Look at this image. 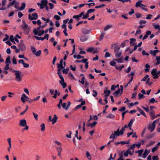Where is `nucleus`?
Masks as SVG:
<instances>
[{
    "label": "nucleus",
    "mask_w": 160,
    "mask_h": 160,
    "mask_svg": "<svg viewBox=\"0 0 160 160\" xmlns=\"http://www.w3.org/2000/svg\"><path fill=\"white\" fill-rule=\"evenodd\" d=\"M63 61L62 59H61L59 63H57V68H61V69L64 68V67H63Z\"/></svg>",
    "instance_id": "11"
},
{
    "label": "nucleus",
    "mask_w": 160,
    "mask_h": 160,
    "mask_svg": "<svg viewBox=\"0 0 160 160\" xmlns=\"http://www.w3.org/2000/svg\"><path fill=\"white\" fill-rule=\"evenodd\" d=\"M125 129L122 127L120 131L119 128H118L116 131H115L113 132L112 133L109 137V138L110 139H116L117 138L116 137V136H119L120 135H123L124 133L123 131Z\"/></svg>",
    "instance_id": "1"
},
{
    "label": "nucleus",
    "mask_w": 160,
    "mask_h": 160,
    "mask_svg": "<svg viewBox=\"0 0 160 160\" xmlns=\"http://www.w3.org/2000/svg\"><path fill=\"white\" fill-rule=\"evenodd\" d=\"M153 160H159V158L157 156H154L152 157Z\"/></svg>",
    "instance_id": "64"
},
{
    "label": "nucleus",
    "mask_w": 160,
    "mask_h": 160,
    "mask_svg": "<svg viewBox=\"0 0 160 160\" xmlns=\"http://www.w3.org/2000/svg\"><path fill=\"white\" fill-rule=\"evenodd\" d=\"M150 115L152 117V119L153 120L155 118V116L154 114V111L153 110H152L150 113Z\"/></svg>",
    "instance_id": "18"
},
{
    "label": "nucleus",
    "mask_w": 160,
    "mask_h": 160,
    "mask_svg": "<svg viewBox=\"0 0 160 160\" xmlns=\"http://www.w3.org/2000/svg\"><path fill=\"white\" fill-rule=\"evenodd\" d=\"M32 114L33 115L35 119L36 120H38V115L37 114L35 113L34 112H32Z\"/></svg>",
    "instance_id": "52"
},
{
    "label": "nucleus",
    "mask_w": 160,
    "mask_h": 160,
    "mask_svg": "<svg viewBox=\"0 0 160 160\" xmlns=\"http://www.w3.org/2000/svg\"><path fill=\"white\" fill-rule=\"evenodd\" d=\"M41 2L42 5H43L44 7L47 5L48 1L47 0H42Z\"/></svg>",
    "instance_id": "24"
},
{
    "label": "nucleus",
    "mask_w": 160,
    "mask_h": 160,
    "mask_svg": "<svg viewBox=\"0 0 160 160\" xmlns=\"http://www.w3.org/2000/svg\"><path fill=\"white\" fill-rule=\"evenodd\" d=\"M105 33L104 32H102L99 38V41H100L102 40V39L103 38V37L105 35Z\"/></svg>",
    "instance_id": "30"
},
{
    "label": "nucleus",
    "mask_w": 160,
    "mask_h": 160,
    "mask_svg": "<svg viewBox=\"0 0 160 160\" xmlns=\"http://www.w3.org/2000/svg\"><path fill=\"white\" fill-rule=\"evenodd\" d=\"M56 149L57 150L58 152H61L62 151V148L61 147H56Z\"/></svg>",
    "instance_id": "45"
},
{
    "label": "nucleus",
    "mask_w": 160,
    "mask_h": 160,
    "mask_svg": "<svg viewBox=\"0 0 160 160\" xmlns=\"http://www.w3.org/2000/svg\"><path fill=\"white\" fill-rule=\"evenodd\" d=\"M12 72H15V75L16 77V80L18 82H21L22 80V77L20 75L21 72L18 70H13Z\"/></svg>",
    "instance_id": "3"
},
{
    "label": "nucleus",
    "mask_w": 160,
    "mask_h": 160,
    "mask_svg": "<svg viewBox=\"0 0 160 160\" xmlns=\"http://www.w3.org/2000/svg\"><path fill=\"white\" fill-rule=\"evenodd\" d=\"M41 51L40 50L36 52L34 54L37 57H39L41 55Z\"/></svg>",
    "instance_id": "33"
},
{
    "label": "nucleus",
    "mask_w": 160,
    "mask_h": 160,
    "mask_svg": "<svg viewBox=\"0 0 160 160\" xmlns=\"http://www.w3.org/2000/svg\"><path fill=\"white\" fill-rule=\"evenodd\" d=\"M38 14L36 12L32 13V15L30 14L28 15V18L30 20H36L38 19Z\"/></svg>",
    "instance_id": "4"
},
{
    "label": "nucleus",
    "mask_w": 160,
    "mask_h": 160,
    "mask_svg": "<svg viewBox=\"0 0 160 160\" xmlns=\"http://www.w3.org/2000/svg\"><path fill=\"white\" fill-rule=\"evenodd\" d=\"M85 79V78L84 76L82 78L81 80H79V82H80L82 84H83L84 82V80Z\"/></svg>",
    "instance_id": "51"
},
{
    "label": "nucleus",
    "mask_w": 160,
    "mask_h": 160,
    "mask_svg": "<svg viewBox=\"0 0 160 160\" xmlns=\"http://www.w3.org/2000/svg\"><path fill=\"white\" fill-rule=\"evenodd\" d=\"M26 6L25 3L24 2L22 3V4L21 6L19 8V10L22 11L24 10Z\"/></svg>",
    "instance_id": "21"
},
{
    "label": "nucleus",
    "mask_w": 160,
    "mask_h": 160,
    "mask_svg": "<svg viewBox=\"0 0 160 160\" xmlns=\"http://www.w3.org/2000/svg\"><path fill=\"white\" fill-rule=\"evenodd\" d=\"M112 27V26L111 25H108L104 28V31H106Z\"/></svg>",
    "instance_id": "39"
},
{
    "label": "nucleus",
    "mask_w": 160,
    "mask_h": 160,
    "mask_svg": "<svg viewBox=\"0 0 160 160\" xmlns=\"http://www.w3.org/2000/svg\"><path fill=\"white\" fill-rule=\"evenodd\" d=\"M157 101L155 100L154 98H152L149 101V102L152 103H154V102H156Z\"/></svg>",
    "instance_id": "54"
},
{
    "label": "nucleus",
    "mask_w": 160,
    "mask_h": 160,
    "mask_svg": "<svg viewBox=\"0 0 160 160\" xmlns=\"http://www.w3.org/2000/svg\"><path fill=\"white\" fill-rule=\"evenodd\" d=\"M104 93H105L104 96L105 97V98H107L108 96L111 92V91L110 90H104Z\"/></svg>",
    "instance_id": "16"
},
{
    "label": "nucleus",
    "mask_w": 160,
    "mask_h": 160,
    "mask_svg": "<svg viewBox=\"0 0 160 160\" xmlns=\"http://www.w3.org/2000/svg\"><path fill=\"white\" fill-rule=\"evenodd\" d=\"M23 24L22 25L21 27L23 29L27 28L28 27V25L26 24L24 21H22Z\"/></svg>",
    "instance_id": "19"
},
{
    "label": "nucleus",
    "mask_w": 160,
    "mask_h": 160,
    "mask_svg": "<svg viewBox=\"0 0 160 160\" xmlns=\"http://www.w3.org/2000/svg\"><path fill=\"white\" fill-rule=\"evenodd\" d=\"M69 70L68 68H66L63 69L62 70V72L63 73L67 74L68 73V71Z\"/></svg>",
    "instance_id": "34"
},
{
    "label": "nucleus",
    "mask_w": 160,
    "mask_h": 160,
    "mask_svg": "<svg viewBox=\"0 0 160 160\" xmlns=\"http://www.w3.org/2000/svg\"><path fill=\"white\" fill-rule=\"evenodd\" d=\"M59 82L61 86H62L63 88H64L67 86V83L64 82V80L63 81H59Z\"/></svg>",
    "instance_id": "13"
},
{
    "label": "nucleus",
    "mask_w": 160,
    "mask_h": 160,
    "mask_svg": "<svg viewBox=\"0 0 160 160\" xmlns=\"http://www.w3.org/2000/svg\"><path fill=\"white\" fill-rule=\"evenodd\" d=\"M142 0H139L136 2L135 7L136 8L140 7L143 10L146 11H148L147 9L146 8V6L142 4Z\"/></svg>",
    "instance_id": "2"
},
{
    "label": "nucleus",
    "mask_w": 160,
    "mask_h": 160,
    "mask_svg": "<svg viewBox=\"0 0 160 160\" xmlns=\"http://www.w3.org/2000/svg\"><path fill=\"white\" fill-rule=\"evenodd\" d=\"M134 120H135V119H132L130 120V122H129V123L128 124V127H132V123Z\"/></svg>",
    "instance_id": "38"
},
{
    "label": "nucleus",
    "mask_w": 160,
    "mask_h": 160,
    "mask_svg": "<svg viewBox=\"0 0 160 160\" xmlns=\"http://www.w3.org/2000/svg\"><path fill=\"white\" fill-rule=\"evenodd\" d=\"M88 38L87 36H82L81 37L80 40L82 42H84L85 41L88 39Z\"/></svg>",
    "instance_id": "20"
},
{
    "label": "nucleus",
    "mask_w": 160,
    "mask_h": 160,
    "mask_svg": "<svg viewBox=\"0 0 160 160\" xmlns=\"http://www.w3.org/2000/svg\"><path fill=\"white\" fill-rule=\"evenodd\" d=\"M91 30L88 29H84L82 31V32L85 34H89Z\"/></svg>",
    "instance_id": "25"
},
{
    "label": "nucleus",
    "mask_w": 160,
    "mask_h": 160,
    "mask_svg": "<svg viewBox=\"0 0 160 160\" xmlns=\"http://www.w3.org/2000/svg\"><path fill=\"white\" fill-rule=\"evenodd\" d=\"M10 56H8L6 60L5 63H11V61L10 60Z\"/></svg>",
    "instance_id": "31"
},
{
    "label": "nucleus",
    "mask_w": 160,
    "mask_h": 160,
    "mask_svg": "<svg viewBox=\"0 0 160 160\" xmlns=\"http://www.w3.org/2000/svg\"><path fill=\"white\" fill-rule=\"evenodd\" d=\"M144 98V96L142 94L140 93H139L138 94V98L139 99H141Z\"/></svg>",
    "instance_id": "48"
},
{
    "label": "nucleus",
    "mask_w": 160,
    "mask_h": 160,
    "mask_svg": "<svg viewBox=\"0 0 160 160\" xmlns=\"http://www.w3.org/2000/svg\"><path fill=\"white\" fill-rule=\"evenodd\" d=\"M105 6V5L104 4H102V5H100L98 6H96L95 7V8H101L102 7H103Z\"/></svg>",
    "instance_id": "59"
},
{
    "label": "nucleus",
    "mask_w": 160,
    "mask_h": 160,
    "mask_svg": "<svg viewBox=\"0 0 160 160\" xmlns=\"http://www.w3.org/2000/svg\"><path fill=\"white\" fill-rule=\"evenodd\" d=\"M138 110L140 112V114L142 115L145 117H146V116L144 112L140 108H137Z\"/></svg>",
    "instance_id": "15"
},
{
    "label": "nucleus",
    "mask_w": 160,
    "mask_h": 160,
    "mask_svg": "<svg viewBox=\"0 0 160 160\" xmlns=\"http://www.w3.org/2000/svg\"><path fill=\"white\" fill-rule=\"evenodd\" d=\"M54 18L56 19L57 20H58L60 19V17L58 15H55L54 17Z\"/></svg>",
    "instance_id": "63"
},
{
    "label": "nucleus",
    "mask_w": 160,
    "mask_h": 160,
    "mask_svg": "<svg viewBox=\"0 0 160 160\" xmlns=\"http://www.w3.org/2000/svg\"><path fill=\"white\" fill-rule=\"evenodd\" d=\"M40 127L41 128V131L42 132H44V131L45 130V124L44 123H42Z\"/></svg>",
    "instance_id": "29"
},
{
    "label": "nucleus",
    "mask_w": 160,
    "mask_h": 160,
    "mask_svg": "<svg viewBox=\"0 0 160 160\" xmlns=\"http://www.w3.org/2000/svg\"><path fill=\"white\" fill-rule=\"evenodd\" d=\"M44 33V30H42V31H39V33L38 34V36H40L42 35Z\"/></svg>",
    "instance_id": "50"
},
{
    "label": "nucleus",
    "mask_w": 160,
    "mask_h": 160,
    "mask_svg": "<svg viewBox=\"0 0 160 160\" xmlns=\"http://www.w3.org/2000/svg\"><path fill=\"white\" fill-rule=\"evenodd\" d=\"M137 152H138V156L140 157L141 156L143 152V150L141 149L137 151Z\"/></svg>",
    "instance_id": "41"
},
{
    "label": "nucleus",
    "mask_w": 160,
    "mask_h": 160,
    "mask_svg": "<svg viewBox=\"0 0 160 160\" xmlns=\"http://www.w3.org/2000/svg\"><path fill=\"white\" fill-rule=\"evenodd\" d=\"M154 28L156 29H158L160 30V26L158 24L155 25Z\"/></svg>",
    "instance_id": "55"
},
{
    "label": "nucleus",
    "mask_w": 160,
    "mask_h": 160,
    "mask_svg": "<svg viewBox=\"0 0 160 160\" xmlns=\"http://www.w3.org/2000/svg\"><path fill=\"white\" fill-rule=\"evenodd\" d=\"M89 14L87 12L85 15L83 14V17H82V18L83 19H87L89 17Z\"/></svg>",
    "instance_id": "37"
},
{
    "label": "nucleus",
    "mask_w": 160,
    "mask_h": 160,
    "mask_svg": "<svg viewBox=\"0 0 160 160\" xmlns=\"http://www.w3.org/2000/svg\"><path fill=\"white\" fill-rule=\"evenodd\" d=\"M156 125L155 124L152 123V124H149L148 125V129L151 132H152L154 130L155 128Z\"/></svg>",
    "instance_id": "6"
},
{
    "label": "nucleus",
    "mask_w": 160,
    "mask_h": 160,
    "mask_svg": "<svg viewBox=\"0 0 160 160\" xmlns=\"http://www.w3.org/2000/svg\"><path fill=\"white\" fill-rule=\"evenodd\" d=\"M92 4V6H94L95 3L94 2H92L89 3H84L81 4L79 5L78 7L79 8H81L83 7L85 5H87L88 6H90Z\"/></svg>",
    "instance_id": "9"
},
{
    "label": "nucleus",
    "mask_w": 160,
    "mask_h": 160,
    "mask_svg": "<svg viewBox=\"0 0 160 160\" xmlns=\"http://www.w3.org/2000/svg\"><path fill=\"white\" fill-rule=\"evenodd\" d=\"M123 158V151H122L121 154H120L119 158L118 159V160H124Z\"/></svg>",
    "instance_id": "36"
},
{
    "label": "nucleus",
    "mask_w": 160,
    "mask_h": 160,
    "mask_svg": "<svg viewBox=\"0 0 160 160\" xmlns=\"http://www.w3.org/2000/svg\"><path fill=\"white\" fill-rule=\"evenodd\" d=\"M39 31L37 30L36 29H35L33 30V32L35 35H38V34L39 33Z\"/></svg>",
    "instance_id": "47"
},
{
    "label": "nucleus",
    "mask_w": 160,
    "mask_h": 160,
    "mask_svg": "<svg viewBox=\"0 0 160 160\" xmlns=\"http://www.w3.org/2000/svg\"><path fill=\"white\" fill-rule=\"evenodd\" d=\"M129 42L128 40H126L124 41L121 44V47L122 48H124L125 46L126 43L127 42Z\"/></svg>",
    "instance_id": "27"
},
{
    "label": "nucleus",
    "mask_w": 160,
    "mask_h": 160,
    "mask_svg": "<svg viewBox=\"0 0 160 160\" xmlns=\"http://www.w3.org/2000/svg\"><path fill=\"white\" fill-rule=\"evenodd\" d=\"M120 92V89L119 88H118V90H116L114 93L113 94H116L115 95V96H117V95Z\"/></svg>",
    "instance_id": "60"
},
{
    "label": "nucleus",
    "mask_w": 160,
    "mask_h": 160,
    "mask_svg": "<svg viewBox=\"0 0 160 160\" xmlns=\"http://www.w3.org/2000/svg\"><path fill=\"white\" fill-rule=\"evenodd\" d=\"M110 57V54L108 52H106L105 55V57L107 58Z\"/></svg>",
    "instance_id": "62"
},
{
    "label": "nucleus",
    "mask_w": 160,
    "mask_h": 160,
    "mask_svg": "<svg viewBox=\"0 0 160 160\" xmlns=\"http://www.w3.org/2000/svg\"><path fill=\"white\" fill-rule=\"evenodd\" d=\"M95 10L94 9H90L87 11V12L89 14L90 13L94 12Z\"/></svg>",
    "instance_id": "49"
},
{
    "label": "nucleus",
    "mask_w": 160,
    "mask_h": 160,
    "mask_svg": "<svg viewBox=\"0 0 160 160\" xmlns=\"http://www.w3.org/2000/svg\"><path fill=\"white\" fill-rule=\"evenodd\" d=\"M115 60L119 63H122L123 62V57L117 59H115Z\"/></svg>",
    "instance_id": "32"
},
{
    "label": "nucleus",
    "mask_w": 160,
    "mask_h": 160,
    "mask_svg": "<svg viewBox=\"0 0 160 160\" xmlns=\"http://www.w3.org/2000/svg\"><path fill=\"white\" fill-rule=\"evenodd\" d=\"M129 141H121L120 142V143H121V144L122 145H124L126 144H128L129 143Z\"/></svg>",
    "instance_id": "61"
},
{
    "label": "nucleus",
    "mask_w": 160,
    "mask_h": 160,
    "mask_svg": "<svg viewBox=\"0 0 160 160\" xmlns=\"http://www.w3.org/2000/svg\"><path fill=\"white\" fill-rule=\"evenodd\" d=\"M26 124L27 122L25 119H23L20 120V122L19 123V126L24 127L26 125Z\"/></svg>",
    "instance_id": "8"
},
{
    "label": "nucleus",
    "mask_w": 160,
    "mask_h": 160,
    "mask_svg": "<svg viewBox=\"0 0 160 160\" xmlns=\"http://www.w3.org/2000/svg\"><path fill=\"white\" fill-rule=\"evenodd\" d=\"M106 117L108 118H115V116L114 115L111 113L109 114L108 116H106Z\"/></svg>",
    "instance_id": "26"
},
{
    "label": "nucleus",
    "mask_w": 160,
    "mask_h": 160,
    "mask_svg": "<svg viewBox=\"0 0 160 160\" xmlns=\"http://www.w3.org/2000/svg\"><path fill=\"white\" fill-rule=\"evenodd\" d=\"M35 38L37 40H41L42 41L44 40V38L43 37H38L37 36H36L35 37Z\"/></svg>",
    "instance_id": "46"
},
{
    "label": "nucleus",
    "mask_w": 160,
    "mask_h": 160,
    "mask_svg": "<svg viewBox=\"0 0 160 160\" xmlns=\"http://www.w3.org/2000/svg\"><path fill=\"white\" fill-rule=\"evenodd\" d=\"M31 50L33 53H34L36 51L35 48L33 46L31 47Z\"/></svg>",
    "instance_id": "53"
},
{
    "label": "nucleus",
    "mask_w": 160,
    "mask_h": 160,
    "mask_svg": "<svg viewBox=\"0 0 160 160\" xmlns=\"http://www.w3.org/2000/svg\"><path fill=\"white\" fill-rule=\"evenodd\" d=\"M118 46V44H114L111 45V49H115Z\"/></svg>",
    "instance_id": "35"
},
{
    "label": "nucleus",
    "mask_w": 160,
    "mask_h": 160,
    "mask_svg": "<svg viewBox=\"0 0 160 160\" xmlns=\"http://www.w3.org/2000/svg\"><path fill=\"white\" fill-rule=\"evenodd\" d=\"M86 155L87 157L88 158V159L89 160H91V155L88 152H87L86 153Z\"/></svg>",
    "instance_id": "43"
},
{
    "label": "nucleus",
    "mask_w": 160,
    "mask_h": 160,
    "mask_svg": "<svg viewBox=\"0 0 160 160\" xmlns=\"http://www.w3.org/2000/svg\"><path fill=\"white\" fill-rule=\"evenodd\" d=\"M15 3L18 4L19 2H17L16 0H13L12 2H10L9 3V4H8L7 7V8H9L10 7H11L12 5H14L15 4Z\"/></svg>",
    "instance_id": "10"
},
{
    "label": "nucleus",
    "mask_w": 160,
    "mask_h": 160,
    "mask_svg": "<svg viewBox=\"0 0 160 160\" xmlns=\"http://www.w3.org/2000/svg\"><path fill=\"white\" fill-rule=\"evenodd\" d=\"M12 62L13 64H16L17 63L16 59L15 57L14 56L12 59Z\"/></svg>",
    "instance_id": "44"
},
{
    "label": "nucleus",
    "mask_w": 160,
    "mask_h": 160,
    "mask_svg": "<svg viewBox=\"0 0 160 160\" xmlns=\"http://www.w3.org/2000/svg\"><path fill=\"white\" fill-rule=\"evenodd\" d=\"M7 95L2 96L1 97V100L2 101H4L5 100V99H6V98H7Z\"/></svg>",
    "instance_id": "58"
},
{
    "label": "nucleus",
    "mask_w": 160,
    "mask_h": 160,
    "mask_svg": "<svg viewBox=\"0 0 160 160\" xmlns=\"http://www.w3.org/2000/svg\"><path fill=\"white\" fill-rule=\"evenodd\" d=\"M159 52V51L156 50H154V51H151V53L154 56L156 57V54L157 52Z\"/></svg>",
    "instance_id": "22"
},
{
    "label": "nucleus",
    "mask_w": 160,
    "mask_h": 160,
    "mask_svg": "<svg viewBox=\"0 0 160 160\" xmlns=\"http://www.w3.org/2000/svg\"><path fill=\"white\" fill-rule=\"evenodd\" d=\"M58 119V117L57 115L55 114L54 115V117L52 118L51 121L52 122V124H54L55 122H56L57 121V120Z\"/></svg>",
    "instance_id": "14"
},
{
    "label": "nucleus",
    "mask_w": 160,
    "mask_h": 160,
    "mask_svg": "<svg viewBox=\"0 0 160 160\" xmlns=\"http://www.w3.org/2000/svg\"><path fill=\"white\" fill-rule=\"evenodd\" d=\"M97 123V122L96 121H94L92 123H90L87 124V126L88 127H90L91 128H92L94 126H95L96 124Z\"/></svg>",
    "instance_id": "17"
},
{
    "label": "nucleus",
    "mask_w": 160,
    "mask_h": 160,
    "mask_svg": "<svg viewBox=\"0 0 160 160\" xmlns=\"http://www.w3.org/2000/svg\"><path fill=\"white\" fill-rule=\"evenodd\" d=\"M130 152V150L128 149L127 150L126 152H124V155L125 157H127L129 154V152Z\"/></svg>",
    "instance_id": "56"
},
{
    "label": "nucleus",
    "mask_w": 160,
    "mask_h": 160,
    "mask_svg": "<svg viewBox=\"0 0 160 160\" xmlns=\"http://www.w3.org/2000/svg\"><path fill=\"white\" fill-rule=\"evenodd\" d=\"M130 43L131 46H133L135 44V43L133 42L136 41V40L135 38H131L130 39Z\"/></svg>",
    "instance_id": "28"
},
{
    "label": "nucleus",
    "mask_w": 160,
    "mask_h": 160,
    "mask_svg": "<svg viewBox=\"0 0 160 160\" xmlns=\"http://www.w3.org/2000/svg\"><path fill=\"white\" fill-rule=\"evenodd\" d=\"M151 74L153 76V78L154 79L157 78L158 77V73L157 72V70L156 69H153L151 72Z\"/></svg>",
    "instance_id": "5"
},
{
    "label": "nucleus",
    "mask_w": 160,
    "mask_h": 160,
    "mask_svg": "<svg viewBox=\"0 0 160 160\" xmlns=\"http://www.w3.org/2000/svg\"><path fill=\"white\" fill-rule=\"evenodd\" d=\"M122 53L121 52H116L115 54L116 57L117 58L120 57Z\"/></svg>",
    "instance_id": "42"
},
{
    "label": "nucleus",
    "mask_w": 160,
    "mask_h": 160,
    "mask_svg": "<svg viewBox=\"0 0 160 160\" xmlns=\"http://www.w3.org/2000/svg\"><path fill=\"white\" fill-rule=\"evenodd\" d=\"M18 46L20 49L22 51H24L26 49V46L23 43L22 41H21V42L19 44Z\"/></svg>",
    "instance_id": "7"
},
{
    "label": "nucleus",
    "mask_w": 160,
    "mask_h": 160,
    "mask_svg": "<svg viewBox=\"0 0 160 160\" xmlns=\"http://www.w3.org/2000/svg\"><path fill=\"white\" fill-rule=\"evenodd\" d=\"M150 67V66L148 64H147L145 65V68H146L145 69V71L146 72H148L149 71V68Z\"/></svg>",
    "instance_id": "23"
},
{
    "label": "nucleus",
    "mask_w": 160,
    "mask_h": 160,
    "mask_svg": "<svg viewBox=\"0 0 160 160\" xmlns=\"http://www.w3.org/2000/svg\"><path fill=\"white\" fill-rule=\"evenodd\" d=\"M150 152V151H148L147 149H145L144 150V153L142 155V158H146L148 154Z\"/></svg>",
    "instance_id": "12"
},
{
    "label": "nucleus",
    "mask_w": 160,
    "mask_h": 160,
    "mask_svg": "<svg viewBox=\"0 0 160 160\" xmlns=\"http://www.w3.org/2000/svg\"><path fill=\"white\" fill-rule=\"evenodd\" d=\"M158 148V146H156L155 147H154L153 148H152V152L153 153L154 152H155V151H156L157 150Z\"/></svg>",
    "instance_id": "57"
},
{
    "label": "nucleus",
    "mask_w": 160,
    "mask_h": 160,
    "mask_svg": "<svg viewBox=\"0 0 160 160\" xmlns=\"http://www.w3.org/2000/svg\"><path fill=\"white\" fill-rule=\"evenodd\" d=\"M148 77L149 75H147L141 80V81H145L147 80V79L148 78H149Z\"/></svg>",
    "instance_id": "40"
}]
</instances>
